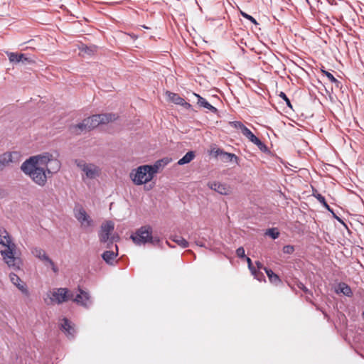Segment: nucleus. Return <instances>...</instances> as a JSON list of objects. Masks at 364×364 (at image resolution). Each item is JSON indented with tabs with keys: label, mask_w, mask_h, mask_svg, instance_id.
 I'll return each instance as SVG.
<instances>
[{
	"label": "nucleus",
	"mask_w": 364,
	"mask_h": 364,
	"mask_svg": "<svg viewBox=\"0 0 364 364\" xmlns=\"http://www.w3.org/2000/svg\"><path fill=\"white\" fill-rule=\"evenodd\" d=\"M208 186L211 189L218 193L220 195H230L232 192L231 186L227 183H220L218 181H210L208 183Z\"/></svg>",
	"instance_id": "12"
},
{
	"label": "nucleus",
	"mask_w": 364,
	"mask_h": 364,
	"mask_svg": "<svg viewBox=\"0 0 364 364\" xmlns=\"http://www.w3.org/2000/svg\"><path fill=\"white\" fill-rule=\"evenodd\" d=\"M263 269H264L271 282L277 284L280 282L279 277L276 274H274L272 270L267 269L265 267H264Z\"/></svg>",
	"instance_id": "25"
},
{
	"label": "nucleus",
	"mask_w": 364,
	"mask_h": 364,
	"mask_svg": "<svg viewBox=\"0 0 364 364\" xmlns=\"http://www.w3.org/2000/svg\"><path fill=\"white\" fill-rule=\"evenodd\" d=\"M247 259V264H248V267H249V269H250V271L252 272V274L257 279H259L258 278V276H257V273L256 272V270L253 268L252 265V261H251V259L249 258V257H247L246 258Z\"/></svg>",
	"instance_id": "31"
},
{
	"label": "nucleus",
	"mask_w": 364,
	"mask_h": 364,
	"mask_svg": "<svg viewBox=\"0 0 364 364\" xmlns=\"http://www.w3.org/2000/svg\"><path fill=\"white\" fill-rule=\"evenodd\" d=\"M230 125L237 129L242 130V129L244 127V124L238 121H233L230 122Z\"/></svg>",
	"instance_id": "30"
},
{
	"label": "nucleus",
	"mask_w": 364,
	"mask_h": 364,
	"mask_svg": "<svg viewBox=\"0 0 364 364\" xmlns=\"http://www.w3.org/2000/svg\"><path fill=\"white\" fill-rule=\"evenodd\" d=\"M294 251L293 245H286L283 247V252L285 254H292Z\"/></svg>",
	"instance_id": "32"
},
{
	"label": "nucleus",
	"mask_w": 364,
	"mask_h": 364,
	"mask_svg": "<svg viewBox=\"0 0 364 364\" xmlns=\"http://www.w3.org/2000/svg\"><path fill=\"white\" fill-rule=\"evenodd\" d=\"M10 282L14 285L23 294L28 296L29 291L26 284L14 272H11L9 275Z\"/></svg>",
	"instance_id": "14"
},
{
	"label": "nucleus",
	"mask_w": 364,
	"mask_h": 364,
	"mask_svg": "<svg viewBox=\"0 0 364 364\" xmlns=\"http://www.w3.org/2000/svg\"><path fill=\"white\" fill-rule=\"evenodd\" d=\"M7 55L11 63H17L23 60H28V59L23 53H7Z\"/></svg>",
	"instance_id": "17"
},
{
	"label": "nucleus",
	"mask_w": 364,
	"mask_h": 364,
	"mask_svg": "<svg viewBox=\"0 0 364 364\" xmlns=\"http://www.w3.org/2000/svg\"><path fill=\"white\" fill-rule=\"evenodd\" d=\"M257 265L259 269L263 268L262 264L259 262H257Z\"/></svg>",
	"instance_id": "39"
},
{
	"label": "nucleus",
	"mask_w": 364,
	"mask_h": 364,
	"mask_svg": "<svg viewBox=\"0 0 364 364\" xmlns=\"http://www.w3.org/2000/svg\"><path fill=\"white\" fill-rule=\"evenodd\" d=\"M337 293H342L345 296H351L352 291L349 286L345 283H341L338 284V289H336Z\"/></svg>",
	"instance_id": "21"
},
{
	"label": "nucleus",
	"mask_w": 364,
	"mask_h": 364,
	"mask_svg": "<svg viewBox=\"0 0 364 364\" xmlns=\"http://www.w3.org/2000/svg\"><path fill=\"white\" fill-rule=\"evenodd\" d=\"M129 178L136 186H141L151 181L154 176L149 165H142L133 169L129 173Z\"/></svg>",
	"instance_id": "5"
},
{
	"label": "nucleus",
	"mask_w": 364,
	"mask_h": 364,
	"mask_svg": "<svg viewBox=\"0 0 364 364\" xmlns=\"http://www.w3.org/2000/svg\"><path fill=\"white\" fill-rule=\"evenodd\" d=\"M117 119L113 114H95L85 119L81 123L78 124L76 128L81 131H87L94 129L102 124H106L112 122Z\"/></svg>",
	"instance_id": "4"
},
{
	"label": "nucleus",
	"mask_w": 364,
	"mask_h": 364,
	"mask_svg": "<svg viewBox=\"0 0 364 364\" xmlns=\"http://www.w3.org/2000/svg\"><path fill=\"white\" fill-rule=\"evenodd\" d=\"M60 168V161L48 151L30 156L21 166V171L40 187L45 186L48 178L57 173Z\"/></svg>",
	"instance_id": "1"
},
{
	"label": "nucleus",
	"mask_w": 364,
	"mask_h": 364,
	"mask_svg": "<svg viewBox=\"0 0 364 364\" xmlns=\"http://www.w3.org/2000/svg\"><path fill=\"white\" fill-rule=\"evenodd\" d=\"M70 299L85 307H88L91 305L92 301L87 292L82 290H79V292L75 295L73 293L70 294Z\"/></svg>",
	"instance_id": "13"
},
{
	"label": "nucleus",
	"mask_w": 364,
	"mask_h": 364,
	"mask_svg": "<svg viewBox=\"0 0 364 364\" xmlns=\"http://www.w3.org/2000/svg\"><path fill=\"white\" fill-rule=\"evenodd\" d=\"M266 235H269L273 239H277L279 235V232L276 229L271 228L267 230Z\"/></svg>",
	"instance_id": "27"
},
{
	"label": "nucleus",
	"mask_w": 364,
	"mask_h": 364,
	"mask_svg": "<svg viewBox=\"0 0 364 364\" xmlns=\"http://www.w3.org/2000/svg\"><path fill=\"white\" fill-rule=\"evenodd\" d=\"M196 245L200 246V247H203L204 246V245L202 242H196Z\"/></svg>",
	"instance_id": "40"
},
{
	"label": "nucleus",
	"mask_w": 364,
	"mask_h": 364,
	"mask_svg": "<svg viewBox=\"0 0 364 364\" xmlns=\"http://www.w3.org/2000/svg\"><path fill=\"white\" fill-rule=\"evenodd\" d=\"M195 157L193 151L187 152L181 159L178 160V165H184L190 163Z\"/></svg>",
	"instance_id": "23"
},
{
	"label": "nucleus",
	"mask_w": 364,
	"mask_h": 364,
	"mask_svg": "<svg viewBox=\"0 0 364 364\" xmlns=\"http://www.w3.org/2000/svg\"><path fill=\"white\" fill-rule=\"evenodd\" d=\"M314 196L317 198V200L323 204V205L327 208L328 210H330L329 205L326 203L325 198L321 196V194H316Z\"/></svg>",
	"instance_id": "28"
},
{
	"label": "nucleus",
	"mask_w": 364,
	"mask_h": 364,
	"mask_svg": "<svg viewBox=\"0 0 364 364\" xmlns=\"http://www.w3.org/2000/svg\"><path fill=\"white\" fill-rule=\"evenodd\" d=\"M61 327L63 330L68 334V336H73L75 332L74 327L71 323L66 318H63L61 322Z\"/></svg>",
	"instance_id": "18"
},
{
	"label": "nucleus",
	"mask_w": 364,
	"mask_h": 364,
	"mask_svg": "<svg viewBox=\"0 0 364 364\" xmlns=\"http://www.w3.org/2000/svg\"><path fill=\"white\" fill-rule=\"evenodd\" d=\"M70 294L66 288L53 289L46 294L44 300L48 304H62L70 299Z\"/></svg>",
	"instance_id": "7"
},
{
	"label": "nucleus",
	"mask_w": 364,
	"mask_h": 364,
	"mask_svg": "<svg viewBox=\"0 0 364 364\" xmlns=\"http://www.w3.org/2000/svg\"><path fill=\"white\" fill-rule=\"evenodd\" d=\"M114 229V224L111 220H107L103 223L100 227V230L99 232V238L100 242H106L109 240H111V242L118 241L119 240V236L117 234H114L111 235L112 232Z\"/></svg>",
	"instance_id": "8"
},
{
	"label": "nucleus",
	"mask_w": 364,
	"mask_h": 364,
	"mask_svg": "<svg viewBox=\"0 0 364 364\" xmlns=\"http://www.w3.org/2000/svg\"><path fill=\"white\" fill-rule=\"evenodd\" d=\"M81 51L88 55H90L94 52V50L87 46H82L81 48Z\"/></svg>",
	"instance_id": "35"
},
{
	"label": "nucleus",
	"mask_w": 364,
	"mask_h": 364,
	"mask_svg": "<svg viewBox=\"0 0 364 364\" xmlns=\"http://www.w3.org/2000/svg\"><path fill=\"white\" fill-rule=\"evenodd\" d=\"M75 217L80 223V225L82 228L88 230L93 228L94 222L84 208H78L75 209Z\"/></svg>",
	"instance_id": "10"
},
{
	"label": "nucleus",
	"mask_w": 364,
	"mask_h": 364,
	"mask_svg": "<svg viewBox=\"0 0 364 364\" xmlns=\"http://www.w3.org/2000/svg\"><path fill=\"white\" fill-rule=\"evenodd\" d=\"M31 252L34 257L41 261L46 267L50 268L55 273L58 272V267L43 249L33 247L31 249Z\"/></svg>",
	"instance_id": "9"
},
{
	"label": "nucleus",
	"mask_w": 364,
	"mask_h": 364,
	"mask_svg": "<svg viewBox=\"0 0 364 364\" xmlns=\"http://www.w3.org/2000/svg\"><path fill=\"white\" fill-rule=\"evenodd\" d=\"M251 142L254 144L257 145L259 148H262L263 146L262 142L250 131L245 136Z\"/></svg>",
	"instance_id": "24"
},
{
	"label": "nucleus",
	"mask_w": 364,
	"mask_h": 364,
	"mask_svg": "<svg viewBox=\"0 0 364 364\" xmlns=\"http://www.w3.org/2000/svg\"><path fill=\"white\" fill-rule=\"evenodd\" d=\"M21 159V154L18 151L6 152L0 156V171L12 163H17Z\"/></svg>",
	"instance_id": "11"
},
{
	"label": "nucleus",
	"mask_w": 364,
	"mask_h": 364,
	"mask_svg": "<svg viewBox=\"0 0 364 364\" xmlns=\"http://www.w3.org/2000/svg\"><path fill=\"white\" fill-rule=\"evenodd\" d=\"M133 242L136 245L146 243L158 244L160 242L159 237H152V228L150 225L141 226L130 237Z\"/></svg>",
	"instance_id": "6"
},
{
	"label": "nucleus",
	"mask_w": 364,
	"mask_h": 364,
	"mask_svg": "<svg viewBox=\"0 0 364 364\" xmlns=\"http://www.w3.org/2000/svg\"><path fill=\"white\" fill-rule=\"evenodd\" d=\"M171 240L176 242L178 245L181 247L182 248L188 247L189 245L188 242L185 240L183 237L179 235H173L171 237Z\"/></svg>",
	"instance_id": "22"
},
{
	"label": "nucleus",
	"mask_w": 364,
	"mask_h": 364,
	"mask_svg": "<svg viewBox=\"0 0 364 364\" xmlns=\"http://www.w3.org/2000/svg\"><path fill=\"white\" fill-rule=\"evenodd\" d=\"M236 254L239 257H245V250L243 247H240L239 248L237 249L236 250Z\"/></svg>",
	"instance_id": "34"
},
{
	"label": "nucleus",
	"mask_w": 364,
	"mask_h": 364,
	"mask_svg": "<svg viewBox=\"0 0 364 364\" xmlns=\"http://www.w3.org/2000/svg\"><path fill=\"white\" fill-rule=\"evenodd\" d=\"M171 161L168 158H164L162 159L156 161L153 165H149L151 172L155 176L156 174L162 168H164Z\"/></svg>",
	"instance_id": "15"
},
{
	"label": "nucleus",
	"mask_w": 364,
	"mask_h": 364,
	"mask_svg": "<svg viewBox=\"0 0 364 364\" xmlns=\"http://www.w3.org/2000/svg\"><path fill=\"white\" fill-rule=\"evenodd\" d=\"M116 251H117L118 247L115 245ZM117 255V252H114L113 251H106L102 255L103 259L109 264H112L114 261L115 257Z\"/></svg>",
	"instance_id": "20"
},
{
	"label": "nucleus",
	"mask_w": 364,
	"mask_h": 364,
	"mask_svg": "<svg viewBox=\"0 0 364 364\" xmlns=\"http://www.w3.org/2000/svg\"><path fill=\"white\" fill-rule=\"evenodd\" d=\"M75 164L80 171L82 181L85 183L97 180L102 175V168L95 163L77 159Z\"/></svg>",
	"instance_id": "3"
},
{
	"label": "nucleus",
	"mask_w": 364,
	"mask_h": 364,
	"mask_svg": "<svg viewBox=\"0 0 364 364\" xmlns=\"http://www.w3.org/2000/svg\"><path fill=\"white\" fill-rule=\"evenodd\" d=\"M166 95L168 97V100L176 105L190 107L191 105L187 103L183 98L181 97L178 94L173 93L171 92H166Z\"/></svg>",
	"instance_id": "16"
},
{
	"label": "nucleus",
	"mask_w": 364,
	"mask_h": 364,
	"mask_svg": "<svg viewBox=\"0 0 364 364\" xmlns=\"http://www.w3.org/2000/svg\"><path fill=\"white\" fill-rule=\"evenodd\" d=\"M0 245L4 247L0 250V255L7 267L14 272L22 271L23 262L21 252L17 250L11 235L3 228L0 229Z\"/></svg>",
	"instance_id": "2"
},
{
	"label": "nucleus",
	"mask_w": 364,
	"mask_h": 364,
	"mask_svg": "<svg viewBox=\"0 0 364 364\" xmlns=\"http://www.w3.org/2000/svg\"><path fill=\"white\" fill-rule=\"evenodd\" d=\"M279 97H280L282 99H283V100L286 102V103H287V106H289V107H291V105L290 100H289V98L287 97V95H286V94H285L284 92H281L279 93Z\"/></svg>",
	"instance_id": "33"
},
{
	"label": "nucleus",
	"mask_w": 364,
	"mask_h": 364,
	"mask_svg": "<svg viewBox=\"0 0 364 364\" xmlns=\"http://www.w3.org/2000/svg\"><path fill=\"white\" fill-rule=\"evenodd\" d=\"M241 14H242V16H244L247 19L250 20V21H252L254 23H257L255 19L252 16H250V15H248V14H245L244 12H242Z\"/></svg>",
	"instance_id": "36"
},
{
	"label": "nucleus",
	"mask_w": 364,
	"mask_h": 364,
	"mask_svg": "<svg viewBox=\"0 0 364 364\" xmlns=\"http://www.w3.org/2000/svg\"><path fill=\"white\" fill-rule=\"evenodd\" d=\"M223 151L220 149H213L212 153H213L216 156H222L223 154Z\"/></svg>",
	"instance_id": "37"
},
{
	"label": "nucleus",
	"mask_w": 364,
	"mask_h": 364,
	"mask_svg": "<svg viewBox=\"0 0 364 364\" xmlns=\"http://www.w3.org/2000/svg\"><path fill=\"white\" fill-rule=\"evenodd\" d=\"M222 156L225 161H232L233 159H237V156L235 154L225 151L223 152Z\"/></svg>",
	"instance_id": "26"
},
{
	"label": "nucleus",
	"mask_w": 364,
	"mask_h": 364,
	"mask_svg": "<svg viewBox=\"0 0 364 364\" xmlns=\"http://www.w3.org/2000/svg\"><path fill=\"white\" fill-rule=\"evenodd\" d=\"M194 95L198 99V105H200V107H203L205 109H208L213 112H217V109L215 107H213V105H211L209 102H208L205 99H204L203 97H200L199 95L196 94V93H194Z\"/></svg>",
	"instance_id": "19"
},
{
	"label": "nucleus",
	"mask_w": 364,
	"mask_h": 364,
	"mask_svg": "<svg viewBox=\"0 0 364 364\" xmlns=\"http://www.w3.org/2000/svg\"><path fill=\"white\" fill-rule=\"evenodd\" d=\"M249 132H250V130L245 126H244V127L241 130V132L245 136L248 134Z\"/></svg>",
	"instance_id": "38"
},
{
	"label": "nucleus",
	"mask_w": 364,
	"mask_h": 364,
	"mask_svg": "<svg viewBox=\"0 0 364 364\" xmlns=\"http://www.w3.org/2000/svg\"><path fill=\"white\" fill-rule=\"evenodd\" d=\"M362 315H363V316L364 317V311L363 312Z\"/></svg>",
	"instance_id": "41"
},
{
	"label": "nucleus",
	"mask_w": 364,
	"mask_h": 364,
	"mask_svg": "<svg viewBox=\"0 0 364 364\" xmlns=\"http://www.w3.org/2000/svg\"><path fill=\"white\" fill-rule=\"evenodd\" d=\"M321 71L331 82L338 84V81L334 77V76L331 73L323 70H322Z\"/></svg>",
	"instance_id": "29"
}]
</instances>
